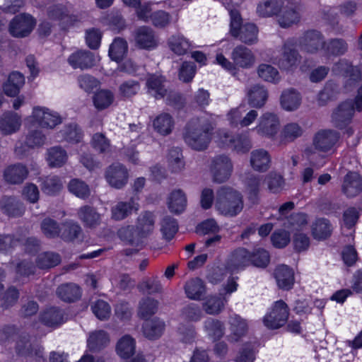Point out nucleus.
I'll return each instance as SVG.
<instances>
[{
	"instance_id": "nucleus-49",
	"label": "nucleus",
	"mask_w": 362,
	"mask_h": 362,
	"mask_svg": "<svg viewBox=\"0 0 362 362\" xmlns=\"http://www.w3.org/2000/svg\"><path fill=\"white\" fill-rule=\"evenodd\" d=\"M128 50L127 41L121 37H116L110 46L109 56L112 60L121 61Z\"/></svg>"
},
{
	"instance_id": "nucleus-59",
	"label": "nucleus",
	"mask_w": 362,
	"mask_h": 362,
	"mask_svg": "<svg viewBox=\"0 0 362 362\" xmlns=\"http://www.w3.org/2000/svg\"><path fill=\"white\" fill-rule=\"evenodd\" d=\"M204 327L208 334L215 340L219 339L223 335V325L218 320L208 318L204 322Z\"/></svg>"
},
{
	"instance_id": "nucleus-21",
	"label": "nucleus",
	"mask_w": 362,
	"mask_h": 362,
	"mask_svg": "<svg viewBox=\"0 0 362 362\" xmlns=\"http://www.w3.org/2000/svg\"><path fill=\"white\" fill-rule=\"evenodd\" d=\"M28 170L21 163H16L6 167L4 171V178L11 185H20L27 178Z\"/></svg>"
},
{
	"instance_id": "nucleus-23",
	"label": "nucleus",
	"mask_w": 362,
	"mask_h": 362,
	"mask_svg": "<svg viewBox=\"0 0 362 362\" xmlns=\"http://www.w3.org/2000/svg\"><path fill=\"white\" fill-rule=\"evenodd\" d=\"M231 59L235 65L242 68L251 67L255 60L252 51L243 45H238L233 49L231 53Z\"/></svg>"
},
{
	"instance_id": "nucleus-28",
	"label": "nucleus",
	"mask_w": 362,
	"mask_h": 362,
	"mask_svg": "<svg viewBox=\"0 0 362 362\" xmlns=\"http://www.w3.org/2000/svg\"><path fill=\"white\" fill-rule=\"evenodd\" d=\"M304 133L303 127L297 122H289L283 126L280 132V142L284 144L293 142L301 137Z\"/></svg>"
},
{
	"instance_id": "nucleus-18",
	"label": "nucleus",
	"mask_w": 362,
	"mask_h": 362,
	"mask_svg": "<svg viewBox=\"0 0 362 362\" xmlns=\"http://www.w3.org/2000/svg\"><path fill=\"white\" fill-rule=\"evenodd\" d=\"M164 76L158 74H148L146 78V86L148 93L156 99L163 98L168 93Z\"/></svg>"
},
{
	"instance_id": "nucleus-16",
	"label": "nucleus",
	"mask_w": 362,
	"mask_h": 362,
	"mask_svg": "<svg viewBox=\"0 0 362 362\" xmlns=\"http://www.w3.org/2000/svg\"><path fill=\"white\" fill-rule=\"evenodd\" d=\"M251 254L244 247H238L229 255L226 267L232 272L243 269L251 264Z\"/></svg>"
},
{
	"instance_id": "nucleus-17",
	"label": "nucleus",
	"mask_w": 362,
	"mask_h": 362,
	"mask_svg": "<svg viewBox=\"0 0 362 362\" xmlns=\"http://www.w3.org/2000/svg\"><path fill=\"white\" fill-rule=\"evenodd\" d=\"M16 350L18 355L35 357L37 361H44L43 351L41 346L32 344L27 336H21L16 342Z\"/></svg>"
},
{
	"instance_id": "nucleus-15",
	"label": "nucleus",
	"mask_w": 362,
	"mask_h": 362,
	"mask_svg": "<svg viewBox=\"0 0 362 362\" xmlns=\"http://www.w3.org/2000/svg\"><path fill=\"white\" fill-rule=\"evenodd\" d=\"M348 77L344 87L346 92L356 90L357 95L354 101H355L356 110L361 112L362 111V73L359 69H354Z\"/></svg>"
},
{
	"instance_id": "nucleus-26",
	"label": "nucleus",
	"mask_w": 362,
	"mask_h": 362,
	"mask_svg": "<svg viewBox=\"0 0 362 362\" xmlns=\"http://www.w3.org/2000/svg\"><path fill=\"white\" fill-rule=\"evenodd\" d=\"M274 277L278 286L284 290L291 289L294 284L293 271L285 264L279 265L276 268Z\"/></svg>"
},
{
	"instance_id": "nucleus-61",
	"label": "nucleus",
	"mask_w": 362,
	"mask_h": 362,
	"mask_svg": "<svg viewBox=\"0 0 362 362\" xmlns=\"http://www.w3.org/2000/svg\"><path fill=\"white\" fill-rule=\"evenodd\" d=\"M91 145L100 153H108L111 151L110 141L103 133L93 135Z\"/></svg>"
},
{
	"instance_id": "nucleus-1",
	"label": "nucleus",
	"mask_w": 362,
	"mask_h": 362,
	"mask_svg": "<svg viewBox=\"0 0 362 362\" xmlns=\"http://www.w3.org/2000/svg\"><path fill=\"white\" fill-rule=\"evenodd\" d=\"M214 124L207 118H193L186 124L183 139L193 150L202 151L206 149L211 141Z\"/></svg>"
},
{
	"instance_id": "nucleus-2",
	"label": "nucleus",
	"mask_w": 362,
	"mask_h": 362,
	"mask_svg": "<svg viewBox=\"0 0 362 362\" xmlns=\"http://www.w3.org/2000/svg\"><path fill=\"white\" fill-rule=\"evenodd\" d=\"M215 207L221 214L235 216L243 209V196L233 188L222 187L216 192Z\"/></svg>"
},
{
	"instance_id": "nucleus-31",
	"label": "nucleus",
	"mask_w": 362,
	"mask_h": 362,
	"mask_svg": "<svg viewBox=\"0 0 362 362\" xmlns=\"http://www.w3.org/2000/svg\"><path fill=\"white\" fill-rule=\"evenodd\" d=\"M40 321L47 327H58L65 322L64 312L55 307L48 308L40 315Z\"/></svg>"
},
{
	"instance_id": "nucleus-57",
	"label": "nucleus",
	"mask_w": 362,
	"mask_h": 362,
	"mask_svg": "<svg viewBox=\"0 0 362 362\" xmlns=\"http://www.w3.org/2000/svg\"><path fill=\"white\" fill-rule=\"evenodd\" d=\"M325 48L328 54L339 56L346 53L348 44L342 38H333L326 42Z\"/></svg>"
},
{
	"instance_id": "nucleus-32",
	"label": "nucleus",
	"mask_w": 362,
	"mask_h": 362,
	"mask_svg": "<svg viewBox=\"0 0 362 362\" xmlns=\"http://www.w3.org/2000/svg\"><path fill=\"white\" fill-rule=\"evenodd\" d=\"M184 289L187 297L194 300H200L206 293L205 285L199 278H193L186 281Z\"/></svg>"
},
{
	"instance_id": "nucleus-6",
	"label": "nucleus",
	"mask_w": 362,
	"mask_h": 362,
	"mask_svg": "<svg viewBox=\"0 0 362 362\" xmlns=\"http://www.w3.org/2000/svg\"><path fill=\"white\" fill-rule=\"evenodd\" d=\"M355 110H356V104L353 100L341 103L332 114V122L334 126L339 129L346 127L351 122Z\"/></svg>"
},
{
	"instance_id": "nucleus-42",
	"label": "nucleus",
	"mask_w": 362,
	"mask_h": 362,
	"mask_svg": "<svg viewBox=\"0 0 362 362\" xmlns=\"http://www.w3.org/2000/svg\"><path fill=\"white\" fill-rule=\"evenodd\" d=\"M153 126L158 133L166 136L172 132L174 127V120L170 114L163 112L154 119Z\"/></svg>"
},
{
	"instance_id": "nucleus-33",
	"label": "nucleus",
	"mask_w": 362,
	"mask_h": 362,
	"mask_svg": "<svg viewBox=\"0 0 362 362\" xmlns=\"http://www.w3.org/2000/svg\"><path fill=\"white\" fill-rule=\"evenodd\" d=\"M187 202L185 193L182 189H175L168 196V209L172 213L180 214L185 211Z\"/></svg>"
},
{
	"instance_id": "nucleus-60",
	"label": "nucleus",
	"mask_w": 362,
	"mask_h": 362,
	"mask_svg": "<svg viewBox=\"0 0 362 362\" xmlns=\"http://www.w3.org/2000/svg\"><path fill=\"white\" fill-rule=\"evenodd\" d=\"M160 230L165 240H172L178 230V223L176 219L168 216L164 217L161 221Z\"/></svg>"
},
{
	"instance_id": "nucleus-22",
	"label": "nucleus",
	"mask_w": 362,
	"mask_h": 362,
	"mask_svg": "<svg viewBox=\"0 0 362 362\" xmlns=\"http://www.w3.org/2000/svg\"><path fill=\"white\" fill-rule=\"evenodd\" d=\"M300 20V8L297 6H285L281 8L278 14V23L281 28H289L298 23Z\"/></svg>"
},
{
	"instance_id": "nucleus-9",
	"label": "nucleus",
	"mask_w": 362,
	"mask_h": 362,
	"mask_svg": "<svg viewBox=\"0 0 362 362\" xmlns=\"http://www.w3.org/2000/svg\"><path fill=\"white\" fill-rule=\"evenodd\" d=\"M300 59V56L294 45L290 41L285 42L282 46L281 56L278 60L279 66L281 69L291 71L297 67Z\"/></svg>"
},
{
	"instance_id": "nucleus-30",
	"label": "nucleus",
	"mask_w": 362,
	"mask_h": 362,
	"mask_svg": "<svg viewBox=\"0 0 362 362\" xmlns=\"http://www.w3.org/2000/svg\"><path fill=\"white\" fill-rule=\"evenodd\" d=\"M155 218L151 212H144L139 215L136 221V231L141 239L147 238L153 231Z\"/></svg>"
},
{
	"instance_id": "nucleus-64",
	"label": "nucleus",
	"mask_w": 362,
	"mask_h": 362,
	"mask_svg": "<svg viewBox=\"0 0 362 362\" xmlns=\"http://www.w3.org/2000/svg\"><path fill=\"white\" fill-rule=\"evenodd\" d=\"M42 233L49 238L57 237L60 233V228L58 223L50 218H46L41 222Z\"/></svg>"
},
{
	"instance_id": "nucleus-12",
	"label": "nucleus",
	"mask_w": 362,
	"mask_h": 362,
	"mask_svg": "<svg viewBox=\"0 0 362 362\" xmlns=\"http://www.w3.org/2000/svg\"><path fill=\"white\" fill-rule=\"evenodd\" d=\"M105 178L110 185L116 189H121L128 181V171L120 163H113L105 171Z\"/></svg>"
},
{
	"instance_id": "nucleus-37",
	"label": "nucleus",
	"mask_w": 362,
	"mask_h": 362,
	"mask_svg": "<svg viewBox=\"0 0 362 362\" xmlns=\"http://www.w3.org/2000/svg\"><path fill=\"white\" fill-rule=\"evenodd\" d=\"M136 351V340L130 335L122 337L116 344V352L122 358H129Z\"/></svg>"
},
{
	"instance_id": "nucleus-11",
	"label": "nucleus",
	"mask_w": 362,
	"mask_h": 362,
	"mask_svg": "<svg viewBox=\"0 0 362 362\" xmlns=\"http://www.w3.org/2000/svg\"><path fill=\"white\" fill-rule=\"evenodd\" d=\"M135 45L139 49L151 50L158 45V37L153 30L148 26L137 28L134 35Z\"/></svg>"
},
{
	"instance_id": "nucleus-4",
	"label": "nucleus",
	"mask_w": 362,
	"mask_h": 362,
	"mask_svg": "<svg viewBox=\"0 0 362 362\" xmlns=\"http://www.w3.org/2000/svg\"><path fill=\"white\" fill-rule=\"evenodd\" d=\"M289 315V308L282 300L276 301L271 311L265 315L263 322L269 329H278L286 324Z\"/></svg>"
},
{
	"instance_id": "nucleus-51",
	"label": "nucleus",
	"mask_w": 362,
	"mask_h": 362,
	"mask_svg": "<svg viewBox=\"0 0 362 362\" xmlns=\"http://www.w3.org/2000/svg\"><path fill=\"white\" fill-rule=\"evenodd\" d=\"M60 262V255L53 252H42L40 254L36 259L37 266L43 269L56 267Z\"/></svg>"
},
{
	"instance_id": "nucleus-5",
	"label": "nucleus",
	"mask_w": 362,
	"mask_h": 362,
	"mask_svg": "<svg viewBox=\"0 0 362 362\" xmlns=\"http://www.w3.org/2000/svg\"><path fill=\"white\" fill-rule=\"evenodd\" d=\"M210 169L214 180L218 183L226 182L230 177L233 164L229 156L225 154L216 156L211 160Z\"/></svg>"
},
{
	"instance_id": "nucleus-8",
	"label": "nucleus",
	"mask_w": 362,
	"mask_h": 362,
	"mask_svg": "<svg viewBox=\"0 0 362 362\" xmlns=\"http://www.w3.org/2000/svg\"><path fill=\"white\" fill-rule=\"evenodd\" d=\"M36 24L35 20L29 14L16 16L9 25V32L15 37L28 36Z\"/></svg>"
},
{
	"instance_id": "nucleus-63",
	"label": "nucleus",
	"mask_w": 362,
	"mask_h": 362,
	"mask_svg": "<svg viewBox=\"0 0 362 362\" xmlns=\"http://www.w3.org/2000/svg\"><path fill=\"white\" fill-rule=\"evenodd\" d=\"M259 76L263 80L276 83L279 80V71L276 68L269 64H260L257 69Z\"/></svg>"
},
{
	"instance_id": "nucleus-34",
	"label": "nucleus",
	"mask_w": 362,
	"mask_h": 362,
	"mask_svg": "<svg viewBox=\"0 0 362 362\" xmlns=\"http://www.w3.org/2000/svg\"><path fill=\"white\" fill-rule=\"evenodd\" d=\"M270 163V156L266 150L257 149L252 151L250 163L254 170L265 172L269 168Z\"/></svg>"
},
{
	"instance_id": "nucleus-45",
	"label": "nucleus",
	"mask_w": 362,
	"mask_h": 362,
	"mask_svg": "<svg viewBox=\"0 0 362 362\" xmlns=\"http://www.w3.org/2000/svg\"><path fill=\"white\" fill-rule=\"evenodd\" d=\"M57 138L69 142H79L82 139V132L76 123H70L57 133Z\"/></svg>"
},
{
	"instance_id": "nucleus-58",
	"label": "nucleus",
	"mask_w": 362,
	"mask_h": 362,
	"mask_svg": "<svg viewBox=\"0 0 362 362\" xmlns=\"http://www.w3.org/2000/svg\"><path fill=\"white\" fill-rule=\"evenodd\" d=\"M82 229L76 223L68 222L64 225L61 238L67 242H72L81 238Z\"/></svg>"
},
{
	"instance_id": "nucleus-62",
	"label": "nucleus",
	"mask_w": 362,
	"mask_h": 362,
	"mask_svg": "<svg viewBox=\"0 0 362 362\" xmlns=\"http://www.w3.org/2000/svg\"><path fill=\"white\" fill-rule=\"evenodd\" d=\"M331 227L327 220L317 219L313 226V235L318 240L325 239L330 235Z\"/></svg>"
},
{
	"instance_id": "nucleus-44",
	"label": "nucleus",
	"mask_w": 362,
	"mask_h": 362,
	"mask_svg": "<svg viewBox=\"0 0 362 362\" xmlns=\"http://www.w3.org/2000/svg\"><path fill=\"white\" fill-rule=\"evenodd\" d=\"M119 239L131 245L139 246L142 243V239L138 235L136 228L134 226H124L117 230Z\"/></svg>"
},
{
	"instance_id": "nucleus-25",
	"label": "nucleus",
	"mask_w": 362,
	"mask_h": 362,
	"mask_svg": "<svg viewBox=\"0 0 362 362\" xmlns=\"http://www.w3.org/2000/svg\"><path fill=\"white\" fill-rule=\"evenodd\" d=\"M261 183V176L252 173H247L244 179L245 193L249 201L253 204L258 203Z\"/></svg>"
},
{
	"instance_id": "nucleus-39",
	"label": "nucleus",
	"mask_w": 362,
	"mask_h": 362,
	"mask_svg": "<svg viewBox=\"0 0 362 362\" xmlns=\"http://www.w3.org/2000/svg\"><path fill=\"white\" fill-rule=\"evenodd\" d=\"M24 82L25 78L23 74L19 72L11 73L8 76L7 81L3 86L4 93L10 97L17 95Z\"/></svg>"
},
{
	"instance_id": "nucleus-56",
	"label": "nucleus",
	"mask_w": 362,
	"mask_h": 362,
	"mask_svg": "<svg viewBox=\"0 0 362 362\" xmlns=\"http://www.w3.org/2000/svg\"><path fill=\"white\" fill-rule=\"evenodd\" d=\"M339 86L334 82L329 81L318 94V103L320 105H326L329 101L337 98L339 95Z\"/></svg>"
},
{
	"instance_id": "nucleus-54",
	"label": "nucleus",
	"mask_w": 362,
	"mask_h": 362,
	"mask_svg": "<svg viewBox=\"0 0 362 362\" xmlns=\"http://www.w3.org/2000/svg\"><path fill=\"white\" fill-rule=\"evenodd\" d=\"M170 49L177 55H183L187 53L190 47L189 41L182 35H172L168 39Z\"/></svg>"
},
{
	"instance_id": "nucleus-10",
	"label": "nucleus",
	"mask_w": 362,
	"mask_h": 362,
	"mask_svg": "<svg viewBox=\"0 0 362 362\" xmlns=\"http://www.w3.org/2000/svg\"><path fill=\"white\" fill-rule=\"evenodd\" d=\"M339 139V134L333 129L319 130L314 136L313 144L322 152H328L333 148Z\"/></svg>"
},
{
	"instance_id": "nucleus-38",
	"label": "nucleus",
	"mask_w": 362,
	"mask_h": 362,
	"mask_svg": "<svg viewBox=\"0 0 362 362\" xmlns=\"http://www.w3.org/2000/svg\"><path fill=\"white\" fill-rule=\"evenodd\" d=\"M0 209L10 216H22L25 211L23 204L11 197H4L1 199Z\"/></svg>"
},
{
	"instance_id": "nucleus-14",
	"label": "nucleus",
	"mask_w": 362,
	"mask_h": 362,
	"mask_svg": "<svg viewBox=\"0 0 362 362\" xmlns=\"http://www.w3.org/2000/svg\"><path fill=\"white\" fill-rule=\"evenodd\" d=\"M33 117L35 122L43 128L53 129L62 122L58 113L52 112L45 107H34Z\"/></svg>"
},
{
	"instance_id": "nucleus-41",
	"label": "nucleus",
	"mask_w": 362,
	"mask_h": 362,
	"mask_svg": "<svg viewBox=\"0 0 362 362\" xmlns=\"http://www.w3.org/2000/svg\"><path fill=\"white\" fill-rule=\"evenodd\" d=\"M301 103V96L295 89L284 90L281 95V105L287 111L297 110Z\"/></svg>"
},
{
	"instance_id": "nucleus-20",
	"label": "nucleus",
	"mask_w": 362,
	"mask_h": 362,
	"mask_svg": "<svg viewBox=\"0 0 362 362\" xmlns=\"http://www.w3.org/2000/svg\"><path fill=\"white\" fill-rule=\"evenodd\" d=\"M68 62L74 69H87L95 66V57L90 51L80 50L71 54Z\"/></svg>"
},
{
	"instance_id": "nucleus-40",
	"label": "nucleus",
	"mask_w": 362,
	"mask_h": 362,
	"mask_svg": "<svg viewBox=\"0 0 362 362\" xmlns=\"http://www.w3.org/2000/svg\"><path fill=\"white\" fill-rule=\"evenodd\" d=\"M59 298L65 302H74L81 297V289L74 283H66L60 285L57 289Z\"/></svg>"
},
{
	"instance_id": "nucleus-50",
	"label": "nucleus",
	"mask_w": 362,
	"mask_h": 362,
	"mask_svg": "<svg viewBox=\"0 0 362 362\" xmlns=\"http://www.w3.org/2000/svg\"><path fill=\"white\" fill-rule=\"evenodd\" d=\"M141 292H147L150 295L162 293L163 286L157 276L145 279L137 286Z\"/></svg>"
},
{
	"instance_id": "nucleus-47",
	"label": "nucleus",
	"mask_w": 362,
	"mask_h": 362,
	"mask_svg": "<svg viewBox=\"0 0 362 362\" xmlns=\"http://www.w3.org/2000/svg\"><path fill=\"white\" fill-rule=\"evenodd\" d=\"M281 7V0H264L258 4L257 13L262 17H270L279 14Z\"/></svg>"
},
{
	"instance_id": "nucleus-35",
	"label": "nucleus",
	"mask_w": 362,
	"mask_h": 362,
	"mask_svg": "<svg viewBox=\"0 0 362 362\" xmlns=\"http://www.w3.org/2000/svg\"><path fill=\"white\" fill-rule=\"evenodd\" d=\"M133 210L137 211L138 205L132 199L119 202L111 208V217L115 221H122L131 215Z\"/></svg>"
},
{
	"instance_id": "nucleus-52",
	"label": "nucleus",
	"mask_w": 362,
	"mask_h": 362,
	"mask_svg": "<svg viewBox=\"0 0 362 362\" xmlns=\"http://www.w3.org/2000/svg\"><path fill=\"white\" fill-rule=\"evenodd\" d=\"M40 187L44 193L49 195H55L61 190L62 184L57 176L49 175L41 178Z\"/></svg>"
},
{
	"instance_id": "nucleus-53",
	"label": "nucleus",
	"mask_w": 362,
	"mask_h": 362,
	"mask_svg": "<svg viewBox=\"0 0 362 362\" xmlns=\"http://www.w3.org/2000/svg\"><path fill=\"white\" fill-rule=\"evenodd\" d=\"M109 339L105 332L98 330L92 332L88 339V346L93 351H99L108 344Z\"/></svg>"
},
{
	"instance_id": "nucleus-13",
	"label": "nucleus",
	"mask_w": 362,
	"mask_h": 362,
	"mask_svg": "<svg viewBox=\"0 0 362 362\" xmlns=\"http://www.w3.org/2000/svg\"><path fill=\"white\" fill-rule=\"evenodd\" d=\"M279 124V119L276 115L265 112L259 117L255 130L262 136L272 137L276 134Z\"/></svg>"
},
{
	"instance_id": "nucleus-29",
	"label": "nucleus",
	"mask_w": 362,
	"mask_h": 362,
	"mask_svg": "<svg viewBox=\"0 0 362 362\" xmlns=\"http://www.w3.org/2000/svg\"><path fill=\"white\" fill-rule=\"evenodd\" d=\"M247 96L251 107L261 108L267 100L268 92L264 86L254 85L247 90Z\"/></svg>"
},
{
	"instance_id": "nucleus-48",
	"label": "nucleus",
	"mask_w": 362,
	"mask_h": 362,
	"mask_svg": "<svg viewBox=\"0 0 362 362\" xmlns=\"http://www.w3.org/2000/svg\"><path fill=\"white\" fill-rule=\"evenodd\" d=\"M21 126V118L16 113L8 112L0 122V129L5 134L16 132Z\"/></svg>"
},
{
	"instance_id": "nucleus-27",
	"label": "nucleus",
	"mask_w": 362,
	"mask_h": 362,
	"mask_svg": "<svg viewBox=\"0 0 362 362\" xmlns=\"http://www.w3.org/2000/svg\"><path fill=\"white\" fill-rule=\"evenodd\" d=\"M78 217L88 228H93L100 224L101 216L97 210L89 205L81 206L78 210Z\"/></svg>"
},
{
	"instance_id": "nucleus-24",
	"label": "nucleus",
	"mask_w": 362,
	"mask_h": 362,
	"mask_svg": "<svg viewBox=\"0 0 362 362\" xmlns=\"http://www.w3.org/2000/svg\"><path fill=\"white\" fill-rule=\"evenodd\" d=\"M342 191L349 197H354L362 191V177L355 172L348 173L343 181Z\"/></svg>"
},
{
	"instance_id": "nucleus-55",
	"label": "nucleus",
	"mask_w": 362,
	"mask_h": 362,
	"mask_svg": "<svg viewBox=\"0 0 362 362\" xmlns=\"http://www.w3.org/2000/svg\"><path fill=\"white\" fill-rule=\"evenodd\" d=\"M67 160V154L60 146H54L48 150L47 160L52 167H61Z\"/></svg>"
},
{
	"instance_id": "nucleus-46",
	"label": "nucleus",
	"mask_w": 362,
	"mask_h": 362,
	"mask_svg": "<svg viewBox=\"0 0 362 362\" xmlns=\"http://www.w3.org/2000/svg\"><path fill=\"white\" fill-rule=\"evenodd\" d=\"M168 163L173 173H179L184 170L185 163L180 148L175 147L170 149L168 155Z\"/></svg>"
},
{
	"instance_id": "nucleus-19",
	"label": "nucleus",
	"mask_w": 362,
	"mask_h": 362,
	"mask_svg": "<svg viewBox=\"0 0 362 362\" xmlns=\"http://www.w3.org/2000/svg\"><path fill=\"white\" fill-rule=\"evenodd\" d=\"M165 329V322L158 317L146 320L141 326L144 337L151 341L159 339L163 335Z\"/></svg>"
},
{
	"instance_id": "nucleus-43",
	"label": "nucleus",
	"mask_w": 362,
	"mask_h": 362,
	"mask_svg": "<svg viewBox=\"0 0 362 362\" xmlns=\"http://www.w3.org/2000/svg\"><path fill=\"white\" fill-rule=\"evenodd\" d=\"M226 300L218 296H209L204 299L202 308L208 315H216L223 309Z\"/></svg>"
},
{
	"instance_id": "nucleus-3",
	"label": "nucleus",
	"mask_w": 362,
	"mask_h": 362,
	"mask_svg": "<svg viewBox=\"0 0 362 362\" xmlns=\"http://www.w3.org/2000/svg\"><path fill=\"white\" fill-rule=\"evenodd\" d=\"M230 16V33L245 45H251L258 41V29L254 23H246L242 24V18L238 11L231 10Z\"/></svg>"
},
{
	"instance_id": "nucleus-36",
	"label": "nucleus",
	"mask_w": 362,
	"mask_h": 362,
	"mask_svg": "<svg viewBox=\"0 0 362 362\" xmlns=\"http://www.w3.org/2000/svg\"><path fill=\"white\" fill-rule=\"evenodd\" d=\"M159 302L151 297L142 298L138 305L137 315L139 317L148 320L155 315L158 309Z\"/></svg>"
},
{
	"instance_id": "nucleus-7",
	"label": "nucleus",
	"mask_w": 362,
	"mask_h": 362,
	"mask_svg": "<svg viewBox=\"0 0 362 362\" xmlns=\"http://www.w3.org/2000/svg\"><path fill=\"white\" fill-rule=\"evenodd\" d=\"M325 45L324 35L316 30H308L299 38V46L301 50L308 54L317 53L325 48Z\"/></svg>"
}]
</instances>
